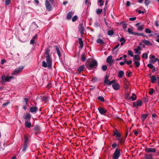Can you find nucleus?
I'll return each instance as SVG.
<instances>
[{
    "label": "nucleus",
    "mask_w": 159,
    "mask_h": 159,
    "mask_svg": "<svg viewBox=\"0 0 159 159\" xmlns=\"http://www.w3.org/2000/svg\"><path fill=\"white\" fill-rule=\"evenodd\" d=\"M128 52V54L129 55H130L131 57H133L134 56L133 55V53L132 51L129 50Z\"/></svg>",
    "instance_id": "53"
},
{
    "label": "nucleus",
    "mask_w": 159,
    "mask_h": 159,
    "mask_svg": "<svg viewBox=\"0 0 159 159\" xmlns=\"http://www.w3.org/2000/svg\"><path fill=\"white\" fill-rule=\"evenodd\" d=\"M117 147H119V144H118L114 143L112 145V147L113 148H115Z\"/></svg>",
    "instance_id": "44"
},
{
    "label": "nucleus",
    "mask_w": 159,
    "mask_h": 159,
    "mask_svg": "<svg viewBox=\"0 0 159 159\" xmlns=\"http://www.w3.org/2000/svg\"><path fill=\"white\" fill-rule=\"evenodd\" d=\"M23 68V67L22 66L19 67L13 72V74L14 75H16L19 74L22 71Z\"/></svg>",
    "instance_id": "10"
},
{
    "label": "nucleus",
    "mask_w": 159,
    "mask_h": 159,
    "mask_svg": "<svg viewBox=\"0 0 159 159\" xmlns=\"http://www.w3.org/2000/svg\"><path fill=\"white\" fill-rule=\"evenodd\" d=\"M79 43L80 45V48H82L84 46V43L82 41V39L80 38H79L78 39Z\"/></svg>",
    "instance_id": "21"
},
{
    "label": "nucleus",
    "mask_w": 159,
    "mask_h": 159,
    "mask_svg": "<svg viewBox=\"0 0 159 159\" xmlns=\"http://www.w3.org/2000/svg\"><path fill=\"white\" fill-rule=\"evenodd\" d=\"M84 66L83 65L81 66H80L78 69L77 71L79 73H81L84 70Z\"/></svg>",
    "instance_id": "30"
},
{
    "label": "nucleus",
    "mask_w": 159,
    "mask_h": 159,
    "mask_svg": "<svg viewBox=\"0 0 159 159\" xmlns=\"http://www.w3.org/2000/svg\"><path fill=\"white\" fill-rule=\"evenodd\" d=\"M45 5L47 10L48 11H50L52 9V6L48 0H45Z\"/></svg>",
    "instance_id": "8"
},
{
    "label": "nucleus",
    "mask_w": 159,
    "mask_h": 159,
    "mask_svg": "<svg viewBox=\"0 0 159 159\" xmlns=\"http://www.w3.org/2000/svg\"><path fill=\"white\" fill-rule=\"evenodd\" d=\"M34 39H32L30 41V44H33L34 43Z\"/></svg>",
    "instance_id": "63"
},
{
    "label": "nucleus",
    "mask_w": 159,
    "mask_h": 159,
    "mask_svg": "<svg viewBox=\"0 0 159 159\" xmlns=\"http://www.w3.org/2000/svg\"><path fill=\"white\" fill-rule=\"evenodd\" d=\"M141 49V47L139 46H138L137 48L134 49V51H135V53H138L139 55L140 54L141 52H139V50H140Z\"/></svg>",
    "instance_id": "34"
},
{
    "label": "nucleus",
    "mask_w": 159,
    "mask_h": 159,
    "mask_svg": "<svg viewBox=\"0 0 159 159\" xmlns=\"http://www.w3.org/2000/svg\"><path fill=\"white\" fill-rule=\"evenodd\" d=\"M115 81L116 80H113L111 81H109L107 85H110L112 84H113L114 83H115Z\"/></svg>",
    "instance_id": "54"
},
{
    "label": "nucleus",
    "mask_w": 159,
    "mask_h": 159,
    "mask_svg": "<svg viewBox=\"0 0 159 159\" xmlns=\"http://www.w3.org/2000/svg\"><path fill=\"white\" fill-rule=\"evenodd\" d=\"M148 67L149 68L152 69L154 67L151 64L149 63L147 65Z\"/></svg>",
    "instance_id": "58"
},
{
    "label": "nucleus",
    "mask_w": 159,
    "mask_h": 159,
    "mask_svg": "<svg viewBox=\"0 0 159 159\" xmlns=\"http://www.w3.org/2000/svg\"><path fill=\"white\" fill-rule=\"evenodd\" d=\"M109 78V76H108V75H106L105 76L104 80V84H108V83L109 81V80H108Z\"/></svg>",
    "instance_id": "23"
},
{
    "label": "nucleus",
    "mask_w": 159,
    "mask_h": 159,
    "mask_svg": "<svg viewBox=\"0 0 159 159\" xmlns=\"http://www.w3.org/2000/svg\"><path fill=\"white\" fill-rule=\"evenodd\" d=\"M145 31L146 33H151V30L148 28H147L145 29Z\"/></svg>",
    "instance_id": "49"
},
{
    "label": "nucleus",
    "mask_w": 159,
    "mask_h": 159,
    "mask_svg": "<svg viewBox=\"0 0 159 159\" xmlns=\"http://www.w3.org/2000/svg\"><path fill=\"white\" fill-rule=\"evenodd\" d=\"M38 109V108L34 106L31 107L30 108V112L33 113H35Z\"/></svg>",
    "instance_id": "14"
},
{
    "label": "nucleus",
    "mask_w": 159,
    "mask_h": 159,
    "mask_svg": "<svg viewBox=\"0 0 159 159\" xmlns=\"http://www.w3.org/2000/svg\"><path fill=\"white\" fill-rule=\"evenodd\" d=\"M77 19V16H75L72 18V21L74 22L76 21Z\"/></svg>",
    "instance_id": "55"
},
{
    "label": "nucleus",
    "mask_w": 159,
    "mask_h": 159,
    "mask_svg": "<svg viewBox=\"0 0 159 159\" xmlns=\"http://www.w3.org/2000/svg\"><path fill=\"white\" fill-rule=\"evenodd\" d=\"M114 33V32L112 30H108L107 32V34L108 35H111L113 34Z\"/></svg>",
    "instance_id": "42"
},
{
    "label": "nucleus",
    "mask_w": 159,
    "mask_h": 159,
    "mask_svg": "<svg viewBox=\"0 0 159 159\" xmlns=\"http://www.w3.org/2000/svg\"><path fill=\"white\" fill-rule=\"evenodd\" d=\"M98 110L99 112V113L102 115H104L107 112V110L106 109H104L103 108H102V107H99Z\"/></svg>",
    "instance_id": "12"
},
{
    "label": "nucleus",
    "mask_w": 159,
    "mask_h": 159,
    "mask_svg": "<svg viewBox=\"0 0 159 159\" xmlns=\"http://www.w3.org/2000/svg\"><path fill=\"white\" fill-rule=\"evenodd\" d=\"M112 59V56H108L107 58L106 62L110 64V62H111V61Z\"/></svg>",
    "instance_id": "31"
},
{
    "label": "nucleus",
    "mask_w": 159,
    "mask_h": 159,
    "mask_svg": "<svg viewBox=\"0 0 159 159\" xmlns=\"http://www.w3.org/2000/svg\"><path fill=\"white\" fill-rule=\"evenodd\" d=\"M11 0H6L5 4L6 5H8L11 2Z\"/></svg>",
    "instance_id": "52"
},
{
    "label": "nucleus",
    "mask_w": 159,
    "mask_h": 159,
    "mask_svg": "<svg viewBox=\"0 0 159 159\" xmlns=\"http://www.w3.org/2000/svg\"><path fill=\"white\" fill-rule=\"evenodd\" d=\"M27 144H24L23 148L22 150V151L24 152L26 150L27 148Z\"/></svg>",
    "instance_id": "50"
},
{
    "label": "nucleus",
    "mask_w": 159,
    "mask_h": 159,
    "mask_svg": "<svg viewBox=\"0 0 159 159\" xmlns=\"http://www.w3.org/2000/svg\"><path fill=\"white\" fill-rule=\"evenodd\" d=\"M55 47L57 53V54L59 58L60 59L61 57V55L59 49L57 46H55Z\"/></svg>",
    "instance_id": "18"
},
{
    "label": "nucleus",
    "mask_w": 159,
    "mask_h": 159,
    "mask_svg": "<svg viewBox=\"0 0 159 159\" xmlns=\"http://www.w3.org/2000/svg\"><path fill=\"white\" fill-rule=\"evenodd\" d=\"M73 14L74 13L72 12H69L67 15V19L68 20L71 19Z\"/></svg>",
    "instance_id": "20"
},
{
    "label": "nucleus",
    "mask_w": 159,
    "mask_h": 159,
    "mask_svg": "<svg viewBox=\"0 0 159 159\" xmlns=\"http://www.w3.org/2000/svg\"><path fill=\"white\" fill-rule=\"evenodd\" d=\"M112 86L114 89L116 90H118L120 89V85L117 83H115L112 84Z\"/></svg>",
    "instance_id": "13"
},
{
    "label": "nucleus",
    "mask_w": 159,
    "mask_h": 159,
    "mask_svg": "<svg viewBox=\"0 0 159 159\" xmlns=\"http://www.w3.org/2000/svg\"><path fill=\"white\" fill-rule=\"evenodd\" d=\"M120 46V44L119 43L115 47L113 48L112 49V52L113 54H115L116 55H117V52L118 51V50H115L117 48Z\"/></svg>",
    "instance_id": "15"
},
{
    "label": "nucleus",
    "mask_w": 159,
    "mask_h": 159,
    "mask_svg": "<svg viewBox=\"0 0 159 159\" xmlns=\"http://www.w3.org/2000/svg\"><path fill=\"white\" fill-rule=\"evenodd\" d=\"M158 60V58H154L153 60L150 61V62L151 63L154 64Z\"/></svg>",
    "instance_id": "45"
},
{
    "label": "nucleus",
    "mask_w": 159,
    "mask_h": 159,
    "mask_svg": "<svg viewBox=\"0 0 159 159\" xmlns=\"http://www.w3.org/2000/svg\"><path fill=\"white\" fill-rule=\"evenodd\" d=\"M150 78L151 82L152 83H155L157 80V78H156L155 76L154 75L152 76Z\"/></svg>",
    "instance_id": "27"
},
{
    "label": "nucleus",
    "mask_w": 159,
    "mask_h": 159,
    "mask_svg": "<svg viewBox=\"0 0 159 159\" xmlns=\"http://www.w3.org/2000/svg\"><path fill=\"white\" fill-rule=\"evenodd\" d=\"M132 96H131L130 98L132 99V100L133 101H134L136 99L137 97H136L135 94L134 93H133L132 94Z\"/></svg>",
    "instance_id": "36"
},
{
    "label": "nucleus",
    "mask_w": 159,
    "mask_h": 159,
    "mask_svg": "<svg viewBox=\"0 0 159 159\" xmlns=\"http://www.w3.org/2000/svg\"><path fill=\"white\" fill-rule=\"evenodd\" d=\"M125 138H120L119 140H118L119 143L120 144H123L125 142Z\"/></svg>",
    "instance_id": "29"
},
{
    "label": "nucleus",
    "mask_w": 159,
    "mask_h": 159,
    "mask_svg": "<svg viewBox=\"0 0 159 159\" xmlns=\"http://www.w3.org/2000/svg\"><path fill=\"white\" fill-rule=\"evenodd\" d=\"M41 99L43 101H45L46 102L48 100V97L47 96H41Z\"/></svg>",
    "instance_id": "35"
},
{
    "label": "nucleus",
    "mask_w": 159,
    "mask_h": 159,
    "mask_svg": "<svg viewBox=\"0 0 159 159\" xmlns=\"http://www.w3.org/2000/svg\"><path fill=\"white\" fill-rule=\"evenodd\" d=\"M84 54H83L82 55V57L81 59V60L82 61H84L86 60V57H84Z\"/></svg>",
    "instance_id": "48"
},
{
    "label": "nucleus",
    "mask_w": 159,
    "mask_h": 159,
    "mask_svg": "<svg viewBox=\"0 0 159 159\" xmlns=\"http://www.w3.org/2000/svg\"><path fill=\"white\" fill-rule=\"evenodd\" d=\"M144 3L146 6H148L149 4V2L148 0H145Z\"/></svg>",
    "instance_id": "61"
},
{
    "label": "nucleus",
    "mask_w": 159,
    "mask_h": 159,
    "mask_svg": "<svg viewBox=\"0 0 159 159\" xmlns=\"http://www.w3.org/2000/svg\"><path fill=\"white\" fill-rule=\"evenodd\" d=\"M50 49L49 48H48L45 49V51L44 52L45 54L46 55V57H49L50 56L49 55L50 52Z\"/></svg>",
    "instance_id": "16"
},
{
    "label": "nucleus",
    "mask_w": 159,
    "mask_h": 159,
    "mask_svg": "<svg viewBox=\"0 0 159 159\" xmlns=\"http://www.w3.org/2000/svg\"><path fill=\"white\" fill-rule=\"evenodd\" d=\"M98 99L99 100L101 101L102 102H103L105 101V99H104V97L102 96H99L98 98Z\"/></svg>",
    "instance_id": "39"
},
{
    "label": "nucleus",
    "mask_w": 159,
    "mask_h": 159,
    "mask_svg": "<svg viewBox=\"0 0 159 159\" xmlns=\"http://www.w3.org/2000/svg\"><path fill=\"white\" fill-rule=\"evenodd\" d=\"M145 158L146 159H153L152 154L150 153L149 154H146L145 155Z\"/></svg>",
    "instance_id": "25"
},
{
    "label": "nucleus",
    "mask_w": 159,
    "mask_h": 159,
    "mask_svg": "<svg viewBox=\"0 0 159 159\" xmlns=\"http://www.w3.org/2000/svg\"><path fill=\"white\" fill-rule=\"evenodd\" d=\"M46 58L47 63L45 61L42 62V66L46 68L48 67L49 69L52 68V61L51 56L49 57H45Z\"/></svg>",
    "instance_id": "2"
},
{
    "label": "nucleus",
    "mask_w": 159,
    "mask_h": 159,
    "mask_svg": "<svg viewBox=\"0 0 159 159\" xmlns=\"http://www.w3.org/2000/svg\"><path fill=\"white\" fill-rule=\"evenodd\" d=\"M142 57H145L146 59L148 58V54L146 53H144L142 55Z\"/></svg>",
    "instance_id": "51"
},
{
    "label": "nucleus",
    "mask_w": 159,
    "mask_h": 159,
    "mask_svg": "<svg viewBox=\"0 0 159 159\" xmlns=\"http://www.w3.org/2000/svg\"><path fill=\"white\" fill-rule=\"evenodd\" d=\"M24 118L25 119L27 120H30L31 119L30 114L28 113H26V115L24 117Z\"/></svg>",
    "instance_id": "22"
},
{
    "label": "nucleus",
    "mask_w": 159,
    "mask_h": 159,
    "mask_svg": "<svg viewBox=\"0 0 159 159\" xmlns=\"http://www.w3.org/2000/svg\"><path fill=\"white\" fill-rule=\"evenodd\" d=\"M143 102L140 100H138L136 102H134L133 103V107L138 108L139 107L141 106L142 105Z\"/></svg>",
    "instance_id": "5"
},
{
    "label": "nucleus",
    "mask_w": 159,
    "mask_h": 159,
    "mask_svg": "<svg viewBox=\"0 0 159 159\" xmlns=\"http://www.w3.org/2000/svg\"><path fill=\"white\" fill-rule=\"evenodd\" d=\"M98 65V62L94 59L92 60L91 59H89L87 60L85 63V66L89 70L96 68Z\"/></svg>",
    "instance_id": "1"
},
{
    "label": "nucleus",
    "mask_w": 159,
    "mask_h": 159,
    "mask_svg": "<svg viewBox=\"0 0 159 159\" xmlns=\"http://www.w3.org/2000/svg\"><path fill=\"white\" fill-rule=\"evenodd\" d=\"M34 130L35 131H41L40 126L38 125H36L34 128Z\"/></svg>",
    "instance_id": "24"
},
{
    "label": "nucleus",
    "mask_w": 159,
    "mask_h": 159,
    "mask_svg": "<svg viewBox=\"0 0 159 159\" xmlns=\"http://www.w3.org/2000/svg\"><path fill=\"white\" fill-rule=\"evenodd\" d=\"M134 63L135 65V67H139L140 65V62L138 61H134Z\"/></svg>",
    "instance_id": "43"
},
{
    "label": "nucleus",
    "mask_w": 159,
    "mask_h": 159,
    "mask_svg": "<svg viewBox=\"0 0 159 159\" xmlns=\"http://www.w3.org/2000/svg\"><path fill=\"white\" fill-rule=\"evenodd\" d=\"M13 77L12 76H6L3 75L1 77L2 81L1 83L2 84H4L6 82H8L13 78Z\"/></svg>",
    "instance_id": "3"
},
{
    "label": "nucleus",
    "mask_w": 159,
    "mask_h": 159,
    "mask_svg": "<svg viewBox=\"0 0 159 159\" xmlns=\"http://www.w3.org/2000/svg\"><path fill=\"white\" fill-rule=\"evenodd\" d=\"M140 60V57L138 55H135L134 56L133 59L134 61H139Z\"/></svg>",
    "instance_id": "32"
},
{
    "label": "nucleus",
    "mask_w": 159,
    "mask_h": 159,
    "mask_svg": "<svg viewBox=\"0 0 159 159\" xmlns=\"http://www.w3.org/2000/svg\"><path fill=\"white\" fill-rule=\"evenodd\" d=\"M97 43H99L100 44H103L104 43V41L101 39H98L97 40Z\"/></svg>",
    "instance_id": "33"
},
{
    "label": "nucleus",
    "mask_w": 159,
    "mask_h": 159,
    "mask_svg": "<svg viewBox=\"0 0 159 159\" xmlns=\"http://www.w3.org/2000/svg\"><path fill=\"white\" fill-rule=\"evenodd\" d=\"M25 125L26 127L30 128L31 127V124L30 121H25Z\"/></svg>",
    "instance_id": "26"
},
{
    "label": "nucleus",
    "mask_w": 159,
    "mask_h": 159,
    "mask_svg": "<svg viewBox=\"0 0 159 159\" xmlns=\"http://www.w3.org/2000/svg\"><path fill=\"white\" fill-rule=\"evenodd\" d=\"M135 26L137 28L138 30L142 31L143 29L144 25L140 24V23H138L135 25Z\"/></svg>",
    "instance_id": "9"
},
{
    "label": "nucleus",
    "mask_w": 159,
    "mask_h": 159,
    "mask_svg": "<svg viewBox=\"0 0 159 159\" xmlns=\"http://www.w3.org/2000/svg\"><path fill=\"white\" fill-rule=\"evenodd\" d=\"M102 69L103 71H105L107 69V66L106 65H103L102 67Z\"/></svg>",
    "instance_id": "46"
},
{
    "label": "nucleus",
    "mask_w": 159,
    "mask_h": 159,
    "mask_svg": "<svg viewBox=\"0 0 159 159\" xmlns=\"http://www.w3.org/2000/svg\"><path fill=\"white\" fill-rule=\"evenodd\" d=\"M80 26L79 27V31L80 32L82 35L84 33V27L82 23L80 24Z\"/></svg>",
    "instance_id": "11"
},
{
    "label": "nucleus",
    "mask_w": 159,
    "mask_h": 159,
    "mask_svg": "<svg viewBox=\"0 0 159 159\" xmlns=\"http://www.w3.org/2000/svg\"><path fill=\"white\" fill-rule=\"evenodd\" d=\"M100 79L99 78H97L96 77H94L92 79V81L94 82H96L97 81H99Z\"/></svg>",
    "instance_id": "38"
},
{
    "label": "nucleus",
    "mask_w": 159,
    "mask_h": 159,
    "mask_svg": "<svg viewBox=\"0 0 159 159\" xmlns=\"http://www.w3.org/2000/svg\"><path fill=\"white\" fill-rule=\"evenodd\" d=\"M113 136H116V140H119L120 138L121 137V134L118 131L117 129H116L115 130L113 131Z\"/></svg>",
    "instance_id": "6"
},
{
    "label": "nucleus",
    "mask_w": 159,
    "mask_h": 159,
    "mask_svg": "<svg viewBox=\"0 0 159 159\" xmlns=\"http://www.w3.org/2000/svg\"><path fill=\"white\" fill-rule=\"evenodd\" d=\"M145 151L147 153H153L157 152L156 149L155 148H148L146 147L145 148Z\"/></svg>",
    "instance_id": "7"
},
{
    "label": "nucleus",
    "mask_w": 159,
    "mask_h": 159,
    "mask_svg": "<svg viewBox=\"0 0 159 159\" xmlns=\"http://www.w3.org/2000/svg\"><path fill=\"white\" fill-rule=\"evenodd\" d=\"M102 11V10L101 9H98L96 10V12L97 14L99 15L100 14Z\"/></svg>",
    "instance_id": "41"
},
{
    "label": "nucleus",
    "mask_w": 159,
    "mask_h": 159,
    "mask_svg": "<svg viewBox=\"0 0 159 159\" xmlns=\"http://www.w3.org/2000/svg\"><path fill=\"white\" fill-rule=\"evenodd\" d=\"M24 139H25L24 144H27V143L28 140V138L26 136H25Z\"/></svg>",
    "instance_id": "57"
},
{
    "label": "nucleus",
    "mask_w": 159,
    "mask_h": 159,
    "mask_svg": "<svg viewBox=\"0 0 159 159\" xmlns=\"http://www.w3.org/2000/svg\"><path fill=\"white\" fill-rule=\"evenodd\" d=\"M120 155V149L116 148L113 154L112 159H118Z\"/></svg>",
    "instance_id": "4"
},
{
    "label": "nucleus",
    "mask_w": 159,
    "mask_h": 159,
    "mask_svg": "<svg viewBox=\"0 0 159 159\" xmlns=\"http://www.w3.org/2000/svg\"><path fill=\"white\" fill-rule=\"evenodd\" d=\"M142 41L143 43H144L146 45L151 46L152 45V44L148 40L144 39L142 40Z\"/></svg>",
    "instance_id": "17"
},
{
    "label": "nucleus",
    "mask_w": 159,
    "mask_h": 159,
    "mask_svg": "<svg viewBox=\"0 0 159 159\" xmlns=\"http://www.w3.org/2000/svg\"><path fill=\"white\" fill-rule=\"evenodd\" d=\"M10 103V100H7V102L2 104V107H5Z\"/></svg>",
    "instance_id": "37"
},
{
    "label": "nucleus",
    "mask_w": 159,
    "mask_h": 159,
    "mask_svg": "<svg viewBox=\"0 0 159 159\" xmlns=\"http://www.w3.org/2000/svg\"><path fill=\"white\" fill-rule=\"evenodd\" d=\"M154 92V90L153 88H151L149 89V91L148 92V93L149 94L151 95H152L153 93Z\"/></svg>",
    "instance_id": "40"
},
{
    "label": "nucleus",
    "mask_w": 159,
    "mask_h": 159,
    "mask_svg": "<svg viewBox=\"0 0 159 159\" xmlns=\"http://www.w3.org/2000/svg\"><path fill=\"white\" fill-rule=\"evenodd\" d=\"M149 114L148 113L144 114H143L141 115V120L142 121H143L145 120L147 116Z\"/></svg>",
    "instance_id": "19"
},
{
    "label": "nucleus",
    "mask_w": 159,
    "mask_h": 159,
    "mask_svg": "<svg viewBox=\"0 0 159 159\" xmlns=\"http://www.w3.org/2000/svg\"><path fill=\"white\" fill-rule=\"evenodd\" d=\"M128 31L129 34H133L134 33L133 31V30L130 28H129L128 29Z\"/></svg>",
    "instance_id": "47"
},
{
    "label": "nucleus",
    "mask_w": 159,
    "mask_h": 159,
    "mask_svg": "<svg viewBox=\"0 0 159 159\" xmlns=\"http://www.w3.org/2000/svg\"><path fill=\"white\" fill-rule=\"evenodd\" d=\"M127 24L125 23H124L123 24V27L124 29H125L127 28Z\"/></svg>",
    "instance_id": "62"
},
{
    "label": "nucleus",
    "mask_w": 159,
    "mask_h": 159,
    "mask_svg": "<svg viewBox=\"0 0 159 159\" xmlns=\"http://www.w3.org/2000/svg\"><path fill=\"white\" fill-rule=\"evenodd\" d=\"M132 62V61H131V60H129V61H127V62H126V64H127V65H130L131 64Z\"/></svg>",
    "instance_id": "64"
},
{
    "label": "nucleus",
    "mask_w": 159,
    "mask_h": 159,
    "mask_svg": "<svg viewBox=\"0 0 159 159\" xmlns=\"http://www.w3.org/2000/svg\"><path fill=\"white\" fill-rule=\"evenodd\" d=\"M124 74V72L123 71L120 70L119 71L118 76L120 78H121Z\"/></svg>",
    "instance_id": "28"
},
{
    "label": "nucleus",
    "mask_w": 159,
    "mask_h": 159,
    "mask_svg": "<svg viewBox=\"0 0 159 159\" xmlns=\"http://www.w3.org/2000/svg\"><path fill=\"white\" fill-rule=\"evenodd\" d=\"M136 17H131L129 18V20L131 21H134L136 19Z\"/></svg>",
    "instance_id": "60"
},
{
    "label": "nucleus",
    "mask_w": 159,
    "mask_h": 159,
    "mask_svg": "<svg viewBox=\"0 0 159 159\" xmlns=\"http://www.w3.org/2000/svg\"><path fill=\"white\" fill-rule=\"evenodd\" d=\"M24 100L25 102V104L26 105H27V103L28 101V99L27 98H24Z\"/></svg>",
    "instance_id": "59"
},
{
    "label": "nucleus",
    "mask_w": 159,
    "mask_h": 159,
    "mask_svg": "<svg viewBox=\"0 0 159 159\" xmlns=\"http://www.w3.org/2000/svg\"><path fill=\"white\" fill-rule=\"evenodd\" d=\"M120 41L121 42H123L124 43H125L126 42V40L124 37H122L120 39Z\"/></svg>",
    "instance_id": "56"
}]
</instances>
